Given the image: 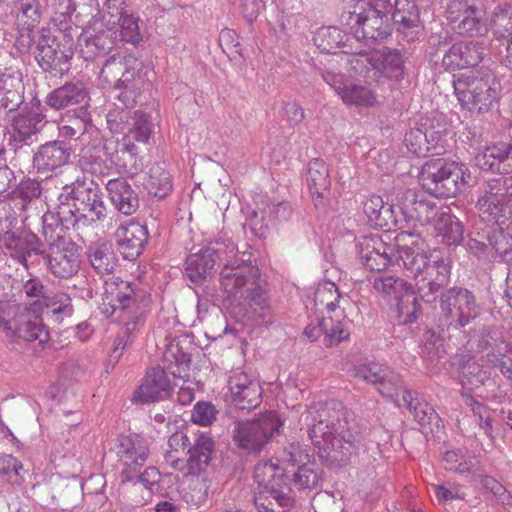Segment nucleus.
Wrapping results in <instances>:
<instances>
[{
	"label": "nucleus",
	"mask_w": 512,
	"mask_h": 512,
	"mask_svg": "<svg viewBox=\"0 0 512 512\" xmlns=\"http://www.w3.org/2000/svg\"><path fill=\"white\" fill-rule=\"evenodd\" d=\"M217 410L209 402H198L191 414L193 423L201 426H209L216 419Z\"/></svg>",
	"instance_id": "nucleus-62"
},
{
	"label": "nucleus",
	"mask_w": 512,
	"mask_h": 512,
	"mask_svg": "<svg viewBox=\"0 0 512 512\" xmlns=\"http://www.w3.org/2000/svg\"><path fill=\"white\" fill-rule=\"evenodd\" d=\"M475 162L483 171L498 174L512 173V139L485 146L476 155Z\"/></svg>",
	"instance_id": "nucleus-23"
},
{
	"label": "nucleus",
	"mask_w": 512,
	"mask_h": 512,
	"mask_svg": "<svg viewBox=\"0 0 512 512\" xmlns=\"http://www.w3.org/2000/svg\"><path fill=\"white\" fill-rule=\"evenodd\" d=\"M341 40V31L335 27H322L314 37V42L318 48L327 53L333 52Z\"/></svg>",
	"instance_id": "nucleus-57"
},
{
	"label": "nucleus",
	"mask_w": 512,
	"mask_h": 512,
	"mask_svg": "<svg viewBox=\"0 0 512 512\" xmlns=\"http://www.w3.org/2000/svg\"><path fill=\"white\" fill-rule=\"evenodd\" d=\"M189 445V438L183 431H177L168 439L164 460L174 470H184L183 456Z\"/></svg>",
	"instance_id": "nucleus-43"
},
{
	"label": "nucleus",
	"mask_w": 512,
	"mask_h": 512,
	"mask_svg": "<svg viewBox=\"0 0 512 512\" xmlns=\"http://www.w3.org/2000/svg\"><path fill=\"white\" fill-rule=\"evenodd\" d=\"M430 151L441 154L449 147V140H452L451 132L444 129H429L426 131Z\"/></svg>",
	"instance_id": "nucleus-61"
},
{
	"label": "nucleus",
	"mask_w": 512,
	"mask_h": 512,
	"mask_svg": "<svg viewBox=\"0 0 512 512\" xmlns=\"http://www.w3.org/2000/svg\"><path fill=\"white\" fill-rule=\"evenodd\" d=\"M360 256L363 263L371 270L380 271L393 262L394 246L387 245L378 235L364 237L359 242Z\"/></svg>",
	"instance_id": "nucleus-27"
},
{
	"label": "nucleus",
	"mask_w": 512,
	"mask_h": 512,
	"mask_svg": "<svg viewBox=\"0 0 512 512\" xmlns=\"http://www.w3.org/2000/svg\"><path fill=\"white\" fill-rule=\"evenodd\" d=\"M469 178L465 164L443 158L426 161L419 174L422 188L436 197L456 196L466 189Z\"/></svg>",
	"instance_id": "nucleus-6"
},
{
	"label": "nucleus",
	"mask_w": 512,
	"mask_h": 512,
	"mask_svg": "<svg viewBox=\"0 0 512 512\" xmlns=\"http://www.w3.org/2000/svg\"><path fill=\"white\" fill-rule=\"evenodd\" d=\"M443 462L445 468L449 470L465 472L470 468V461L462 449L447 451L443 456Z\"/></svg>",
	"instance_id": "nucleus-63"
},
{
	"label": "nucleus",
	"mask_w": 512,
	"mask_h": 512,
	"mask_svg": "<svg viewBox=\"0 0 512 512\" xmlns=\"http://www.w3.org/2000/svg\"><path fill=\"white\" fill-rule=\"evenodd\" d=\"M435 230L449 244H459L463 240L464 228L460 221L447 212H440L435 224Z\"/></svg>",
	"instance_id": "nucleus-44"
},
{
	"label": "nucleus",
	"mask_w": 512,
	"mask_h": 512,
	"mask_svg": "<svg viewBox=\"0 0 512 512\" xmlns=\"http://www.w3.org/2000/svg\"><path fill=\"white\" fill-rule=\"evenodd\" d=\"M427 142L426 132H422L419 129L411 130L405 136L407 148L416 156H424L430 151V146H428Z\"/></svg>",
	"instance_id": "nucleus-60"
},
{
	"label": "nucleus",
	"mask_w": 512,
	"mask_h": 512,
	"mask_svg": "<svg viewBox=\"0 0 512 512\" xmlns=\"http://www.w3.org/2000/svg\"><path fill=\"white\" fill-rule=\"evenodd\" d=\"M139 297L132 283L112 277L104 282L100 309L106 317L122 322L130 330V325H135L143 314L138 306Z\"/></svg>",
	"instance_id": "nucleus-7"
},
{
	"label": "nucleus",
	"mask_w": 512,
	"mask_h": 512,
	"mask_svg": "<svg viewBox=\"0 0 512 512\" xmlns=\"http://www.w3.org/2000/svg\"><path fill=\"white\" fill-rule=\"evenodd\" d=\"M307 183L313 197H324L329 188V175L326 164L314 159L308 166Z\"/></svg>",
	"instance_id": "nucleus-45"
},
{
	"label": "nucleus",
	"mask_w": 512,
	"mask_h": 512,
	"mask_svg": "<svg viewBox=\"0 0 512 512\" xmlns=\"http://www.w3.org/2000/svg\"><path fill=\"white\" fill-rule=\"evenodd\" d=\"M87 98L82 84H67L54 90L48 96V104L54 109H63L69 105L80 104Z\"/></svg>",
	"instance_id": "nucleus-39"
},
{
	"label": "nucleus",
	"mask_w": 512,
	"mask_h": 512,
	"mask_svg": "<svg viewBox=\"0 0 512 512\" xmlns=\"http://www.w3.org/2000/svg\"><path fill=\"white\" fill-rule=\"evenodd\" d=\"M355 69H365L376 81L382 79L398 80L403 75V61L401 55L393 50L383 49L370 53L360 54L355 59Z\"/></svg>",
	"instance_id": "nucleus-14"
},
{
	"label": "nucleus",
	"mask_w": 512,
	"mask_h": 512,
	"mask_svg": "<svg viewBox=\"0 0 512 512\" xmlns=\"http://www.w3.org/2000/svg\"><path fill=\"white\" fill-rule=\"evenodd\" d=\"M354 375L378 387L379 392L386 397H393L400 387V375L388 366L375 361L358 365Z\"/></svg>",
	"instance_id": "nucleus-22"
},
{
	"label": "nucleus",
	"mask_w": 512,
	"mask_h": 512,
	"mask_svg": "<svg viewBox=\"0 0 512 512\" xmlns=\"http://www.w3.org/2000/svg\"><path fill=\"white\" fill-rule=\"evenodd\" d=\"M508 181L507 178H498L488 182L477 203L480 215L485 221L496 223L505 215L507 209L505 186Z\"/></svg>",
	"instance_id": "nucleus-21"
},
{
	"label": "nucleus",
	"mask_w": 512,
	"mask_h": 512,
	"mask_svg": "<svg viewBox=\"0 0 512 512\" xmlns=\"http://www.w3.org/2000/svg\"><path fill=\"white\" fill-rule=\"evenodd\" d=\"M171 387L167 373L163 369L154 368L147 372L132 399L141 404L163 400L169 396Z\"/></svg>",
	"instance_id": "nucleus-28"
},
{
	"label": "nucleus",
	"mask_w": 512,
	"mask_h": 512,
	"mask_svg": "<svg viewBox=\"0 0 512 512\" xmlns=\"http://www.w3.org/2000/svg\"><path fill=\"white\" fill-rule=\"evenodd\" d=\"M47 264L50 272L56 277H72L80 267V254L77 246L65 239H57L49 246Z\"/></svg>",
	"instance_id": "nucleus-18"
},
{
	"label": "nucleus",
	"mask_w": 512,
	"mask_h": 512,
	"mask_svg": "<svg viewBox=\"0 0 512 512\" xmlns=\"http://www.w3.org/2000/svg\"><path fill=\"white\" fill-rule=\"evenodd\" d=\"M165 357L168 361L170 360V357L175 358V366L170 364L169 370L170 373L174 376V378H178L182 381L181 385H179L178 383L174 384L175 386L179 387L178 401L182 405H187L191 403L194 399L196 383L189 379V356L185 353H182L179 357H176L174 347L170 346V348L165 354Z\"/></svg>",
	"instance_id": "nucleus-33"
},
{
	"label": "nucleus",
	"mask_w": 512,
	"mask_h": 512,
	"mask_svg": "<svg viewBox=\"0 0 512 512\" xmlns=\"http://www.w3.org/2000/svg\"><path fill=\"white\" fill-rule=\"evenodd\" d=\"M483 52L477 44L460 42L454 44L443 57V65L450 70L463 69L468 66L477 65L482 59Z\"/></svg>",
	"instance_id": "nucleus-35"
},
{
	"label": "nucleus",
	"mask_w": 512,
	"mask_h": 512,
	"mask_svg": "<svg viewBox=\"0 0 512 512\" xmlns=\"http://www.w3.org/2000/svg\"><path fill=\"white\" fill-rule=\"evenodd\" d=\"M73 56V43L71 39L65 41L64 49L57 50L52 45L42 46L40 49V61L45 68L57 67L67 63Z\"/></svg>",
	"instance_id": "nucleus-48"
},
{
	"label": "nucleus",
	"mask_w": 512,
	"mask_h": 512,
	"mask_svg": "<svg viewBox=\"0 0 512 512\" xmlns=\"http://www.w3.org/2000/svg\"><path fill=\"white\" fill-rule=\"evenodd\" d=\"M302 417L313 444L325 452L326 457L343 460L337 453L343 449L348 451L351 444L345 439L346 421L342 405L334 400L313 403Z\"/></svg>",
	"instance_id": "nucleus-3"
},
{
	"label": "nucleus",
	"mask_w": 512,
	"mask_h": 512,
	"mask_svg": "<svg viewBox=\"0 0 512 512\" xmlns=\"http://www.w3.org/2000/svg\"><path fill=\"white\" fill-rule=\"evenodd\" d=\"M235 251H237L236 246L229 243L218 248L207 247L191 254L186 260V275L193 282L205 279L211 275L216 258L224 261L227 254H234Z\"/></svg>",
	"instance_id": "nucleus-20"
},
{
	"label": "nucleus",
	"mask_w": 512,
	"mask_h": 512,
	"mask_svg": "<svg viewBox=\"0 0 512 512\" xmlns=\"http://www.w3.org/2000/svg\"><path fill=\"white\" fill-rule=\"evenodd\" d=\"M454 92L462 107L483 112L497 97L495 78L478 71H469L453 80Z\"/></svg>",
	"instance_id": "nucleus-8"
},
{
	"label": "nucleus",
	"mask_w": 512,
	"mask_h": 512,
	"mask_svg": "<svg viewBox=\"0 0 512 512\" xmlns=\"http://www.w3.org/2000/svg\"><path fill=\"white\" fill-rule=\"evenodd\" d=\"M117 27H119L120 36L123 41L137 45L143 40L139 21L133 15L126 13L122 16Z\"/></svg>",
	"instance_id": "nucleus-56"
},
{
	"label": "nucleus",
	"mask_w": 512,
	"mask_h": 512,
	"mask_svg": "<svg viewBox=\"0 0 512 512\" xmlns=\"http://www.w3.org/2000/svg\"><path fill=\"white\" fill-rule=\"evenodd\" d=\"M71 194L74 201L73 206L79 217L95 221L106 216L103 194L97 187H86L79 184L72 189Z\"/></svg>",
	"instance_id": "nucleus-26"
},
{
	"label": "nucleus",
	"mask_w": 512,
	"mask_h": 512,
	"mask_svg": "<svg viewBox=\"0 0 512 512\" xmlns=\"http://www.w3.org/2000/svg\"><path fill=\"white\" fill-rule=\"evenodd\" d=\"M115 31L108 32L97 20L92 28L81 33L78 39L79 52L85 60L106 55L113 47Z\"/></svg>",
	"instance_id": "nucleus-25"
},
{
	"label": "nucleus",
	"mask_w": 512,
	"mask_h": 512,
	"mask_svg": "<svg viewBox=\"0 0 512 512\" xmlns=\"http://www.w3.org/2000/svg\"><path fill=\"white\" fill-rule=\"evenodd\" d=\"M254 502L259 512H287L293 505L288 495L283 469L278 461H263L254 470Z\"/></svg>",
	"instance_id": "nucleus-5"
},
{
	"label": "nucleus",
	"mask_w": 512,
	"mask_h": 512,
	"mask_svg": "<svg viewBox=\"0 0 512 512\" xmlns=\"http://www.w3.org/2000/svg\"><path fill=\"white\" fill-rule=\"evenodd\" d=\"M363 211L372 226L386 228L394 225L399 228V212L396 199L388 207H384V201L380 196L373 195L363 204Z\"/></svg>",
	"instance_id": "nucleus-34"
},
{
	"label": "nucleus",
	"mask_w": 512,
	"mask_h": 512,
	"mask_svg": "<svg viewBox=\"0 0 512 512\" xmlns=\"http://www.w3.org/2000/svg\"><path fill=\"white\" fill-rule=\"evenodd\" d=\"M394 299L396 301V315L399 322L402 324L414 322L420 313V305L412 285L408 284Z\"/></svg>",
	"instance_id": "nucleus-40"
},
{
	"label": "nucleus",
	"mask_w": 512,
	"mask_h": 512,
	"mask_svg": "<svg viewBox=\"0 0 512 512\" xmlns=\"http://www.w3.org/2000/svg\"><path fill=\"white\" fill-rule=\"evenodd\" d=\"M24 84L20 73L3 74L0 78V107L13 113L24 100Z\"/></svg>",
	"instance_id": "nucleus-37"
},
{
	"label": "nucleus",
	"mask_w": 512,
	"mask_h": 512,
	"mask_svg": "<svg viewBox=\"0 0 512 512\" xmlns=\"http://www.w3.org/2000/svg\"><path fill=\"white\" fill-rule=\"evenodd\" d=\"M153 133V124L150 116L136 111L132 114L129 121V127L122 139V152L135 157L139 153V149L134 143L147 145L150 142Z\"/></svg>",
	"instance_id": "nucleus-29"
},
{
	"label": "nucleus",
	"mask_w": 512,
	"mask_h": 512,
	"mask_svg": "<svg viewBox=\"0 0 512 512\" xmlns=\"http://www.w3.org/2000/svg\"><path fill=\"white\" fill-rule=\"evenodd\" d=\"M392 18L404 27L417 26L419 21L418 9L415 0H395Z\"/></svg>",
	"instance_id": "nucleus-49"
},
{
	"label": "nucleus",
	"mask_w": 512,
	"mask_h": 512,
	"mask_svg": "<svg viewBox=\"0 0 512 512\" xmlns=\"http://www.w3.org/2000/svg\"><path fill=\"white\" fill-rule=\"evenodd\" d=\"M442 314L450 326H465L478 315V306L471 292L451 289L441 299Z\"/></svg>",
	"instance_id": "nucleus-16"
},
{
	"label": "nucleus",
	"mask_w": 512,
	"mask_h": 512,
	"mask_svg": "<svg viewBox=\"0 0 512 512\" xmlns=\"http://www.w3.org/2000/svg\"><path fill=\"white\" fill-rule=\"evenodd\" d=\"M305 335L311 340H316L324 335L325 344L333 346L348 339L350 333L346 322H335L332 316H325L317 322L311 321L305 329Z\"/></svg>",
	"instance_id": "nucleus-32"
},
{
	"label": "nucleus",
	"mask_w": 512,
	"mask_h": 512,
	"mask_svg": "<svg viewBox=\"0 0 512 512\" xmlns=\"http://www.w3.org/2000/svg\"><path fill=\"white\" fill-rule=\"evenodd\" d=\"M323 78L347 106L374 108L379 104L377 91L366 83L347 81L342 74L332 71H326Z\"/></svg>",
	"instance_id": "nucleus-11"
},
{
	"label": "nucleus",
	"mask_w": 512,
	"mask_h": 512,
	"mask_svg": "<svg viewBox=\"0 0 512 512\" xmlns=\"http://www.w3.org/2000/svg\"><path fill=\"white\" fill-rule=\"evenodd\" d=\"M227 254L220 273L221 290L228 300L243 301L253 317H262L269 311V290L260 270Z\"/></svg>",
	"instance_id": "nucleus-2"
},
{
	"label": "nucleus",
	"mask_w": 512,
	"mask_h": 512,
	"mask_svg": "<svg viewBox=\"0 0 512 512\" xmlns=\"http://www.w3.org/2000/svg\"><path fill=\"white\" fill-rule=\"evenodd\" d=\"M124 0H107L104 4V10L101 19L98 22L104 26L108 32L115 31L121 17L126 13L123 11Z\"/></svg>",
	"instance_id": "nucleus-53"
},
{
	"label": "nucleus",
	"mask_w": 512,
	"mask_h": 512,
	"mask_svg": "<svg viewBox=\"0 0 512 512\" xmlns=\"http://www.w3.org/2000/svg\"><path fill=\"white\" fill-rule=\"evenodd\" d=\"M70 157L69 148L62 142L53 141L42 145L34 156V165L40 171H52L63 166Z\"/></svg>",
	"instance_id": "nucleus-36"
},
{
	"label": "nucleus",
	"mask_w": 512,
	"mask_h": 512,
	"mask_svg": "<svg viewBox=\"0 0 512 512\" xmlns=\"http://www.w3.org/2000/svg\"><path fill=\"white\" fill-rule=\"evenodd\" d=\"M282 426L283 421L276 412H266L252 421L238 423L234 429V440L240 448L256 451L267 444Z\"/></svg>",
	"instance_id": "nucleus-9"
},
{
	"label": "nucleus",
	"mask_w": 512,
	"mask_h": 512,
	"mask_svg": "<svg viewBox=\"0 0 512 512\" xmlns=\"http://www.w3.org/2000/svg\"><path fill=\"white\" fill-rule=\"evenodd\" d=\"M436 498L440 503H446L452 500H462L465 497L463 489L456 484L446 483L440 485H432Z\"/></svg>",
	"instance_id": "nucleus-64"
},
{
	"label": "nucleus",
	"mask_w": 512,
	"mask_h": 512,
	"mask_svg": "<svg viewBox=\"0 0 512 512\" xmlns=\"http://www.w3.org/2000/svg\"><path fill=\"white\" fill-rule=\"evenodd\" d=\"M117 244L125 259L137 258L147 241V229L138 222L128 221L116 231Z\"/></svg>",
	"instance_id": "nucleus-30"
},
{
	"label": "nucleus",
	"mask_w": 512,
	"mask_h": 512,
	"mask_svg": "<svg viewBox=\"0 0 512 512\" xmlns=\"http://www.w3.org/2000/svg\"><path fill=\"white\" fill-rule=\"evenodd\" d=\"M116 454L123 465L122 478L133 480L146 463L149 454V443L140 435H128L118 438Z\"/></svg>",
	"instance_id": "nucleus-15"
},
{
	"label": "nucleus",
	"mask_w": 512,
	"mask_h": 512,
	"mask_svg": "<svg viewBox=\"0 0 512 512\" xmlns=\"http://www.w3.org/2000/svg\"><path fill=\"white\" fill-rule=\"evenodd\" d=\"M228 389L232 401L240 409L256 408L261 403L262 387L253 373L233 369L228 377Z\"/></svg>",
	"instance_id": "nucleus-17"
},
{
	"label": "nucleus",
	"mask_w": 512,
	"mask_h": 512,
	"mask_svg": "<svg viewBox=\"0 0 512 512\" xmlns=\"http://www.w3.org/2000/svg\"><path fill=\"white\" fill-rule=\"evenodd\" d=\"M41 305H45L55 321H61L64 316L72 314L71 298L64 292L43 296Z\"/></svg>",
	"instance_id": "nucleus-50"
},
{
	"label": "nucleus",
	"mask_w": 512,
	"mask_h": 512,
	"mask_svg": "<svg viewBox=\"0 0 512 512\" xmlns=\"http://www.w3.org/2000/svg\"><path fill=\"white\" fill-rule=\"evenodd\" d=\"M394 299L396 301V315L399 322L402 324L414 322L420 313V305L412 285L408 284Z\"/></svg>",
	"instance_id": "nucleus-41"
},
{
	"label": "nucleus",
	"mask_w": 512,
	"mask_h": 512,
	"mask_svg": "<svg viewBox=\"0 0 512 512\" xmlns=\"http://www.w3.org/2000/svg\"><path fill=\"white\" fill-rule=\"evenodd\" d=\"M446 15L459 34L476 36L486 31L485 11L477 0H451Z\"/></svg>",
	"instance_id": "nucleus-12"
},
{
	"label": "nucleus",
	"mask_w": 512,
	"mask_h": 512,
	"mask_svg": "<svg viewBox=\"0 0 512 512\" xmlns=\"http://www.w3.org/2000/svg\"><path fill=\"white\" fill-rule=\"evenodd\" d=\"M313 302L316 312L327 313L336 321L344 322L354 314L358 313L356 303L347 295H341L331 281H324L318 284Z\"/></svg>",
	"instance_id": "nucleus-13"
},
{
	"label": "nucleus",
	"mask_w": 512,
	"mask_h": 512,
	"mask_svg": "<svg viewBox=\"0 0 512 512\" xmlns=\"http://www.w3.org/2000/svg\"><path fill=\"white\" fill-rule=\"evenodd\" d=\"M40 3L38 0H20L18 20L27 27H34L40 19Z\"/></svg>",
	"instance_id": "nucleus-59"
},
{
	"label": "nucleus",
	"mask_w": 512,
	"mask_h": 512,
	"mask_svg": "<svg viewBox=\"0 0 512 512\" xmlns=\"http://www.w3.org/2000/svg\"><path fill=\"white\" fill-rule=\"evenodd\" d=\"M27 307H22L12 300H0V330L5 334L12 332L11 326Z\"/></svg>",
	"instance_id": "nucleus-55"
},
{
	"label": "nucleus",
	"mask_w": 512,
	"mask_h": 512,
	"mask_svg": "<svg viewBox=\"0 0 512 512\" xmlns=\"http://www.w3.org/2000/svg\"><path fill=\"white\" fill-rule=\"evenodd\" d=\"M486 364L468 361L461 370V383L467 389L473 390L484 384L491 374Z\"/></svg>",
	"instance_id": "nucleus-47"
},
{
	"label": "nucleus",
	"mask_w": 512,
	"mask_h": 512,
	"mask_svg": "<svg viewBox=\"0 0 512 512\" xmlns=\"http://www.w3.org/2000/svg\"><path fill=\"white\" fill-rule=\"evenodd\" d=\"M396 206L399 212V229L416 223L434 226L439 212L432 201H426L414 189H406L397 194Z\"/></svg>",
	"instance_id": "nucleus-10"
},
{
	"label": "nucleus",
	"mask_w": 512,
	"mask_h": 512,
	"mask_svg": "<svg viewBox=\"0 0 512 512\" xmlns=\"http://www.w3.org/2000/svg\"><path fill=\"white\" fill-rule=\"evenodd\" d=\"M90 261L94 269L100 274L109 273L114 267L112 256L105 245H95L90 248Z\"/></svg>",
	"instance_id": "nucleus-58"
},
{
	"label": "nucleus",
	"mask_w": 512,
	"mask_h": 512,
	"mask_svg": "<svg viewBox=\"0 0 512 512\" xmlns=\"http://www.w3.org/2000/svg\"><path fill=\"white\" fill-rule=\"evenodd\" d=\"M373 288L374 290L387 298H395L398 294H400L408 285L406 281L403 279L387 275V276H377L373 280Z\"/></svg>",
	"instance_id": "nucleus-51"
},
{
	"label": "nucleus",
	"mask_w": 512,
	"mask_h": 512,
	"mask_svg": "<svg viewBox=\"0 0 512 512\" xmlns=\"http://www.w3.org/2000/svg\"><path fill=\"white\" fill-rule=\"evenodd\" d=\"M143 185L150 195L163 198L172 190L170 173L161 165H153L149 168Z\"/></svg>",
	"instance_id": "nucleus-42"
},
{
	"label": "nucleus",
	"mask_w": 512,
	"mask_h": 512,
	"mask_svg": "<svg viewBox=\"0 0 512 512\" xmlns=\"http://www.w3.org/2000/svg\"><path fill=\"white\" fill-rule=\"evenodd\" d=\"M44 115L38 103L24 106L17 113L10 116V135L13 141L27 142L42 128Z\"/></svg>",
	"instance_id": "nucleus-24"
},
{
	"label": "nucleus",
	"mask_w": 512,
	"mask_h": 512,
	"mask_svg": "<svg viewBox=\"0 0 512 512\" xmlns=\"http://www.w3.org/2000/svg\"><path fill=\"white\" fill-rule=\"evenodd\" d=\"M11 328L14 331L7 332L6 336L8 337L23 339L28 342L38 341L40 344H44L49 340V333L36 315V309L30 312L26 308V311L19 315V318Z\"/></svg>",
	"instance_id": "nucleus-31"
},
{
	"label": "nucleus",
	"mask_w": 512,
	"mask_h": 512,
	"mask_svg": "<svg viewBox=\"0 0 512 512\" xmlns=\"http://www.w3.org/2000/svg\"><path fill=\"white\" fill-rule=\"evenodd\" d=\"M0 243L10 251L12 257L20 262H25L26 257L30 255V245L27 239L17 236L13 232H5L0 237Z\"/></svg>",
	"instance_id": "nucleus-52"
},
{
	"label": "nucleus",
	"mask_w": 512,
	"mask_h": 512,
	"mask_svg": "<svg viewBox=\"0 0 512 512\" xmlns=\"http://www.w3.org/2000/svg\"><path fill=\"white\" fill-rule=\"evenodd\" d=\"M214 450V441L207 434H201L195 441L192 448L188 450L189 457L184 461V470H182L185 477H197L196 481L200 485L201 496L206 495L208 484L205 478L199 476L207 469L211 460V454Z\"/></svg>",
	"instance_id": "nucleus-19"
},
{
	"label": "nucleus",
	"mask_w": 512,
	"mask_h": 512,
	"mask_svg": "<svg viewBox=\"0 0 512 512\" xmlns=\"http://www.w3.org/2000/svg\"><path fill=\"white\" fill-rule=\"evenodd\" d=\"M107 191L115 208L125 214H133L138 207V198L131 186L124 180L112 179L107 183Z\"/></svg>",
	"instance_id": "nucleus-38"
},
{
	"label": "nucleus",
	"mask_w": 512,
	"mask_h": 512,
	"mask_svg": "<svg viewBox=\"0 0 512 512\" xmlns=\"http://www.w3.org/2000/svg\"><path fill=\"white\" fill-rule=\"evenodd\" d=\"M320 480V472L314 460L300 465L294 474V483L301 489H313Z\"/></svg>",
	"instance_id": "nucleus-54"
},
{
	"label": "nucleus",
	"mask_w": 512,
	"mask_h": 512,
	"mask_svg": "<svg viewBox=\"0 0 512 512\" xmlns=\"http://www.w3.org/2000/svg\"><path fill=\"white\" fill-rule=\"evenodd\" d=\"M149 68L143 61L135 56L111 57L104 64L100 76L111 84L114 83L115 89L119 90L116 98L129 107L133 105L137 98L149 86Z\"/></svg>",
	"instance_id": "nucleus-4"
},
{
	"label": "nucleus",
	"mask_w": 512,
	"mask_h": 512,
	"mask_svg": "<svg viewBox=\"0 0 512 512\" xmlns=\"http://www.w3.org/2000/svg\"><path fill=\"white\" fill-rule=\"evenodd\" d=\"M398 259L418 281L419 289L434 294L448 285L450 270L440 252L431 250L420 234L403 230L395 237Z\"/></svg>",
	"instance_id": "nucleus-1"
},
{
	"label": "nucleus",
	"mask_w": 512,
	"mask_h": 512,
	"mask_svg": "<svg viewBox=\"0 0 512 512\" xmlns=\"http://www.w3.org/2000/svg\"><path fill=\"white\" fill-rule=\"evenodd\" d=\"M491 29L497 39H512V5L495 8L491 17Z\"/></svg>",
	"instance_id": "nucleus-46"
}]
</instances>
